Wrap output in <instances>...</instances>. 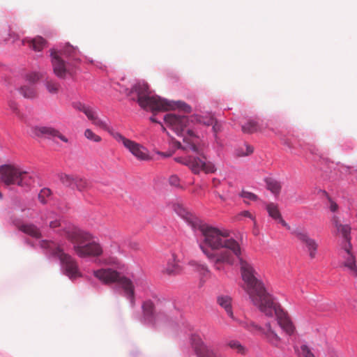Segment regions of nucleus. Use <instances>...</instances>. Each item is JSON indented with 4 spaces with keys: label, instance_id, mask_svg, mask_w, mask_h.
I'll list each match as a JSON object with an SVG mask.
<instances>
[{
    "label": "nucleus",
    "instance_id": "22",
    "mask_svg": "<svg viewBox=\"0 0 357 357\" xmlns=\"http://www.w3.org/2000/svg\"><path fill=\"white\" fill-rule=\"evenodd\" d=\"M23 44H27L34 51H41L46 45V40L41 36H36L33 38H26L22 40Z\"/></svg>",
    "mask_w": 357,
    "mask_h": 357
},
{
    "label": "nucleus",
    "instance_id": "51",
    "mask_svg": "<svg viewBox=\"0 0 357 357\" xmlns=\"http://www.w3.org/2000/svg\"><path fill=\"white\" fill-rule=\"evenodd\" d=\"M202 269L205 270V271H208V267L206 265H202Z\"/></svg>",
    "mask_w": 357,
    "mask_h": 357
},
{
    "label": "nucleus",
    "instance_id": "19",
    "mask_svg": "<svg viewBox=\"0 0 357 357\" xmlns=\"http://www.w3.org/2000/svg\"><path fill=\"white\" fill-rule=\"evenodd\" d=\"M182 268L179 264V261L177 259L175 255H172L166 266L163 268L162 272L169 276L178 275L181 273Z\"/></svg>",
    "mask_w": 357,
    "mask_h": 357
},
{
    "label": "nucleus",
    "instance_id": "17",
    "mask_svg": "<svg viewBox=\"0 0 357 357\" xmlns=\"http://www.w3.org/2000/svg\"><path fill=\"white\" fill-rule=\"evenodd\" d=\"M36 134L38 136H45L49 138L57 137L65 143L68 142V138L61 134L59 130L50 126H40L36 128Z\"/></svg>",
    "mask_w": 357,
    "mask_h": 357
},
{
    "label": "nucleus",
    "instance_id": "42",
    "mask_svg": "<svg viewBox=\"0 0 357 357\" xmlns=\"http://www.w3.org/2000/svg\"><path fill=\"white\" fill-rule=\"evenodd\" d=\"M73 107L75 109L83 112L84 114L88 111V109L91 107L90 106L86 105L82 102H76L73 105Z\"/></svg>",
    "mask_w": 357,
    "mask_h": 357
},
{
    "label": "nucleus",
    "instance_id": "27",
    "mask_svg": "<svg viewBox=\"0 0 357 357\" xmlns=\"http://www.w3.org/2000/svg\"><path fill=\"white\" fill-rule=\"evenodd\" d=\"M59 178L61 183L66 187L74 189V183L76 178V175L67 174L61 173L59 174Z\"/></svg>",
    "mask_w": 357,
    "mask_h": 357
},
{
    "label": "nucleus",
    "instance_id": "32",
    "mask_svg": "<svg viewBox=\"0 0 357 357\" xmlns=\"http://www.w3.org/2000/svg\"><path fill=\"white\" fill-rule=\"evenodd\" d=\"M143 312L146 317L150 318L153 314L154 305L152 301H147L143 303Z\"/></svg>",
    "mask_w": 357,
    "mask_h": 357
},
{
    "label": "nucleus",
    "instance_id": "6",
    "mask_svg": "<svg viewBox=\"0 0 357 357\" xmlns=\"http://www.w3.org/2000/svg\"><path fill=\"white\" fill-rule=\"evenodd\" d=\"M94 276L105 284L116 283L122 289L124 296L133 305L135 303V285L131 279L110 268L93 271Z\"/></svg>",
    "mask_w": 357,
    "mask_h": 357
},
{
    "label": "nucleus",
    "instance_id": "23",
    "mask_svg": "<svg viewBox=\"0 0 357 357\" xmlns=\"http://www.w3.org/2000/svg\"><path fill=\"white\" fill-rule=\"evenodd\" d=\"M268 215L275 220H278L284 227H288L287 222L282 219L278 206L274 203H270L266 206Z\"/></svg>",
    "mask_w": 357,
    "mask_h": 357
},
{
    "label": "nucleus",
    "instance_id": "39",
    "mask_svg": "<svg viewBox=\"0 0 357 357\" xmlns=\"http://www.w3.org/2000/svg\"><path fill=\"white\" fill-rule=\"evenodd\" d=\"M42 77H43V75L40 73L34 72V73L28 74L26 75V79L29 82L34 84V83L37 82Z\"/></svg>",
    "mask_w": 357,
    "mask_h": 357
},
{
    "label": "nucleus",
    "instance_id": "25",
    "mask_svg": "<svg viewBox=\"0 0 357 357\" xmlns=\"http://www.w3.org/2000/svg\"><path fill=\"white\" fill-rule=\"evenodd\" d=\"M19 229L26 234L36 238L41 237L40 229L33 224H24L19 227Z\"/></svg>",
    "mask_w": 357,
    "mask_h": 357
},
{
    "label": "nucleus",
    "instance_id": "20",
    "mask_svg": "<svg viewBox=\"0 0 357 357\" xmlns=\"http://www.w3.org/2000/svg\"><path fill=\"white\" fill-rule=\"evenodd\" d=\"M332 222L336 229L337 233L341 234L344 239V242L343 243L342 245L347 243H351V227L348 225H342L341 223H340L338 218L335 215L333 217Z\"/></svg>",
    "mask_w": 357,
    "mask_h": 357
},
{
    "label": "nucleus",
    "instance_id": "46",
    "mask_svg": "<svg viewBox=\"0 0 357 357\" xmlns=\"http://www.w3.org/2000/svg\"><path fill=\"white\" fill-rule=\"evenodd\" d=\"M337 204L335 202H331L330 205V209L333 212H335L337 210Z\"/></svg>",
    "mask_w": 357,
    "mask_h": 357
},
{
    "label": "nucleus",
    "instance_id": "34",
    "mask_svg": "<svg viewBox=\"0 0 357 357\" xmlns=\"http://www.w3.org/2000/svg\"><path fill=\"white\" fill-rule=\"evenodd\" d=\"M253 151L252 146L245 144L243 147H240L236 150V155L238 157H244L252 153Z\"/></svg>",
    "mask_w": 357,
    "mask_h": 357
},
{
    "label": "nucleus",
    "instance_id": "40",
    "mask_svg": "<svg viewBox=\"0 0 357 357\" xmlns=\"http://www.w3.org/2000/svg\"><path fill=\"white\" fill-rule=\"evenodd\" d=\"M180 182L181 180L177 175L174 174L169 178V183L173 187L182 188Z\"/></svg>",
    "mask_w": 357,
    "mask_h": 357
},
{
    "label": "nucleus",
    "instance_id": "44",
    "mask_svg": "<svg viewBox=\"0 0 357 357\" xmlns=\"http://www.w3.org/2000/svg\"><path fill=\"white\" fill-rule=\"evenodd\" d=\"M61 225L60 221L57 219L54 220H51L49 223V226L50 228H56Z\"/></svg>",
    "mask_w": 357,
    "mask_h": 357
},
{
    "label": "nucleus",
    "instance_id": "49",
    "mask_svg": "<svg viewBox=\"0 0 357 357\" xmlns=\"http://www.w3.org/2000/svg\"><path fill=\"white\" fill-rule=\"evenodd\" d=\"M158 154H160L164 157H169L170 156V154H166V153H162V152H158Z\"/></svg>",
    "mask_w": 357,
    "mask_h": 357
},
{
    "label": "nucleus",
    "instance_id": "21",
    "mask_svg": "<svg viewBox=\"0 0 357 357\" xmlns=\"http://www.w3.org/2000/svg\"><path fill=\"white\" fill-rule=\"evenodd\" d=\"M217 303L225 310L231 319L235 321H238V320L234 316L231 307V298L230 296L224 295L219 296L217 298Z\"/></svg>",
    "mask_w": 357,
    "mask_h": 357
},
{
    "label": "nucleus",
    "instance_id": "18",
    "mask_svg": "<svg viewBox=\"0 0 357 357\" xmlns=\"http://www.w3.org/2000/svg\"><path fill=\"white\" fill-rule=\"evenodd\" d=\"M296 236L301 243L305 245L310 258H314L318 248V245L315 240L311 238L307 234L304 232H296Z\"/></svg>",
    "mask_w": 357,
    "mask_h": 357
},
{
    "label": "nucleus",
    "instance_id": "24",
    "mask_svg": "<svg viewBox=\"0 0 357 357\" xmlns=\"http://www.w3.org/2000/svg\"><path fill=\"white\" fill-rule=\"evenodd\" d=\"M59 55H63L70 59L79 61V51L77 47L66 43Z\"/></svg>",
    "mask_w": 357,
    "mask_h": 357
},
{
    "label": "nucleus",
    "instance_id": "26",
    "mask_svg": "<svg viewBox=\"0 0 357 357\" xmlns=\"http://www.w3.org/2000/svg\"><path fill=\"white\" fill-rule=\"evenodd\" d=\"M20 93L25 98H35L38 96L37 90L33 86H23L20 89Z\"/></svg>",
    "mask_w": 357,
    "mask_h": 357
},
{
    "label": "nucleus",
    "instance_id": "29",
    "mask_svg": "<svg viewBox=\"0 0 357 357\" xmlns=\"http://www.w3.org/2000/svg\"><path fill=\"white\" fill-rule=\"evenodd\" d=\"M267 189L275 195H278L280 192L282 185L281 183L272 178L266 179Z\"/></svg>",
    "mask_w": 357,
    "mask_h": 357
},
{
    "label": "nucleus",
    "instance_id": "4",
    "mask_svg": "<svg viewBox=\"0 0 357 357\" xmlns=\"http://www.w3.org/2000/svg\"><path fill=\"white\" fill-rule=\"evenodd\" d=\"M236 257L239 261L241 277L244 282L243 289L252 304L259 308L272 299L273 296L267 292L262 282L257 278V273L252 265L243 259L241 255Z\"/></svg>",
    "mask_w": 357,
    "mask_h": 357
},
{
    "label": "nucleus",
    "instance_id": "41",
    "mask_svg": "<svg viewBox=\"0 0 357 357\" xmlns=\"http://www.w3.org/2000/svg\"><path fill=\"white\" fill-rule=\"evenodd\" d=\"M301 357H314V354L306 345H302L300 351Z\"/></svg>",
    "mask_w": 357,
    "mask_h": 357
},
{
    "label": "nucleus",
    "instance_id": "5",
    "mask_svg": "<svg viewBox=\"0 0 357 357\" xmlns=\"http://www.w3.org/2000/svg\"><path fill=\"white\" fill-rule=\"evenodd\" d=\"M63 235L73 243V250L79 257H99L102 254L100 244L87 231L68 227L63 230Z\"/></svg>",
    "mask_w": 357,
    "mask_h": 357
},
{
    "label": "nucleus",
    "instance_id": "48",
    "mask_svg": "<svg viewBox=\"0 0 357 357\" xmlns=\"http://www.w3.org/2000/svg\"><path fill=\"white\" fill-rule=\"evenodd\" d=\"M135 283L137 286L139 285H146L147 284V282L143 280H137L135 281Z\"/></svg>",
    "mask_w": 357,
    "mask_h": 357
},
{
    "label": "nucleus",
    "instance_id": "8",
    "mask_svg": "<svg viewBox=\"0 0 357 357\" xmlns=\"http://www.w3.org/2000/svg\"><path fill=\"white\" fill-rule=\"evenodd\" d=\"M40 246L49 250L51 255L60 260L66 275L70 278L74 279L81 276L76 261L70 255L65 253L57 243L53 241H43L40 242Z\"/></svg>",
    "mask_w": 357,
    "mask_h": 357
},
{
    "label": "nucleus",
    "instance_id": "36",
    "mask_svg": "<svg viewBox=\"0 0 357 357\" xmlns=\"http://www.w3.org/2000/svg\"><path fill=\"white\" fill-rule=\"evenodd\" d=\"M84 136L88 139L94 142H100L102 140V138L99 135H96L89 128L84 131Z\"/></svg>",
    "mask_w": 357,
    "mask_h": 357
},
{
    "label": "nucleus",
    "instance_id": "9",
    "mask_svg": "<svg viewBox=\"0 0 357 357\" xmlns=\"http://www.w3.org/2000/svg\"><path fill=\"white\" fill-rule=\"evenodd\" d=\"M259 310L267 317L275 314L279 326L288 334L294 333L295 328L288 314L283 310L279 303L273 298L268 302L261 306Z\"/></svg>",
    "mask_w": 357,
    "mask_h": 357
},
{
    "label": "nucleus",
    "instance_id": "43",
    "mask_svg": "<svg viewBox=\"0 0 357 357\" xmlns=\"http://www.w3.org/2000/svg\"><path fill=\"white\" fill-rule=\"evenodd\" d=\"M8 105H9L10 109L13 112H15L17 115L20 116V112H19V110L17 108V105L15 102L10 100V101H9Z\"/></svg>",
    "mask_w": 357,
    "mask_h": 357
},
{
    "label": "nucleus",
    "instance_id": "50",
    "mask_svg": "<svg viewBox=\"0 0 357 357\" xmlns=\"http://www.w3.org/2000/svg\"><path fill=\"white\" fill-rule=\"evenodd\" d=\"M150 120H151L152 122L158 123L157 120H156L154 117H151V118H150Z\"/></svg>",
    "mask_w": 357,
    "mask_h": 357
},
{
    "label": "nucleus",
    "instance_id": "14",
    "mask_svg": "<svg viewBox=\"0 0 357 357\" xmlns=\"http://www.w3.org/2000/svg\"><path fill=\"white\" fill-rule=\"evenodd\" d=\"M85 115L94 126L108 132L112 137L113 133L116 132L108 125L106 121L98 116L97 112L93 108L90 107L85 113Z\"/></svg>",
    "mask_w": 357,
    "mask_h": 357
},
{
    "label": "nucleus",
    "instance_id": "2",
    "mask_svg": "<svg viewBox=\"0 0 357 357\" xmlns=\"http://www.w3.org/2000/svg\"><path fill=\"white\" fill-rule=\"evenodd\" d=\"M178 149L186 153L192 151L197 155H185L174 158L175 162L187 166L195 174H199L201 171L206 174H212L216 171L215 165L207 161L203 153L202 148L199 146V137L192 130H188L187 135L183 137V144L179 142H176Z\"/></svg>",
    "mask_w": 357,
    "mask_h": 357
},
{
    "label": "nucleus",
    "instance_id": "30",
    "mask_svg": "<svg viewBox=\"0 0 357 357\" xmlns=\"http://www.w3.org/2000/svg\"><path fill=\"white\" fill-rule=\"evenodd\" d=\"M45 86L47 91L52 94H56L61 87L59 83L49 77H47L45 80Z\"/></svg>",
    "mask_w": 357,
    "mask_h": 357
},
{
    "label": "nucleus",
    "instance_id": "1",
    "mask_svg": "<svg viewBox=\"0 0 357 357\" xmlns=\"http://www.w3.org/2000/svg\"><path fill=\"white\" fill-rule=\"evenodd\" d=\"M197 230L204 236L200 248L216 271H223L225 264L233 265L235 257L242 254L240 244L230 236L228 231L220 230L204 222Z\"/></svg>",
    "mask_w": 357,
    "mask_h": 357
},
{
    "label": "nucleus",
    "instance_id": "3",
    "mask_svg": "<svg viewBox=\"0 0 357 357\" xmlns=\"http://www.w3.org/2000/svg\"><path fill=\"white\" fill-rule=\"evenodd\" d=\"M135 92L137 96V102L144 109H149L152 112H164L178 109L186 113L191 112V107L182 101H171L162 98L158 96H151L149 86L145 82H139L134 85L128 94Z\"/></svg>",
    "mask_w": 357,
    "mask_h": 357
},
{
    "label": "nucleus",
    "instance_id": "31",
    "mask_svg": "<svg viewBox=\"0 0 357 357\" xmlns=\"http://www.w3.org/2000/svg\"><path fill=\"white\" fill-rule=\"evenodd\" d=\"M242 130L245 133H252L255 132L261 131V128L258 122L252 120L242 126Z\"/></svg>",
    "mask_w": 357,
    "mask_h": 357
},
{
    "label": "nucleus",
    "instance_id": "47",
    "mask_svg": "<svg viewBox=\"0 0 357 357\" xmlns=\"http://www.w3.org/2000/svg\"><path fill=\"white\" fill-rule=\"evenodd\" d=\"M241 215L244 217L252 218L251 213L248 211H244L241 212Z\"/></svg>",
    "mask_w": 357,
    "mask_h": 357
},
{
    "label": "nucleus",
    "instance_id": "16",
    "mask_svg": "<svg viewBox=\"0 0 357 357\" xmlns=\"http://www.w3.org/2000/svg\"><path fill=\"white\" fill-rule=\"evenodd\" d=\"M343 249V257L344 258V261L343 263L344 266L347 268L350 271V273L354 276L357 277V266L356 265V259L355 257L351 252V244L347 243L342 245Z\"/></svg>",
    "mask_w": 357,
    "mask_h": 357
},
{
    "label": "nucleus",
    "instance_id": "45",
    "mask_svg": "<svg viewBox=\"0 0 357 357\" xmlns=\"http://www.w3.org/2000/svg\"><path fill=\"white\" fill-rule=\"evenodd\" d=\"M54 213L52 212H48L45 215L42 216V219L43 221H47L49 218H52Z\"/></svg>",
    "mask_w": 357,
    "mask_h": 357
},
{
    "label": "nucleus",
    "instance_id": "54",
    "mask_svg": "<svg viewBox=\"0 0 357 357\" xmlns=\"http://www.w3.org/2000/svg\"><path fill=\"white\" fill-rule=\"evenodd\" d=\"M240 324H242L243 326H245L242 322H239Z\"/></svg>",
    "mask_w": 357,
    "mask_h": 357
},
{
    "label": "nucleus",
    "instance_id": "28",
    "mask_svg": "<svg viewBox=\"0 0 357 357\" xmlns=\"http://www.w3.org/2000/svg\"><path fill=\"white\" fill-rule=\"evenodd\" d=\"M90 188L91 183L86 179L79 176H76L74 183V189H76L79 192H83Z\"/></svg>",
    "mask_w": 357,
    "mask_h": 357
},
{
    "label": "nucleus",
    "instance_id": "13",
    "mask_svg": "<svg viewBox=\"0 0 357 357\" xmlns=\"http://www.w3.org/2000/svg\"><path fill=\"white\" fill-rule=\"evenodd\" d=\"M250 326L254 329L259 331L262 333L264 338L271 345L279 347L281 342V339L278 335L273 330L271 324L267 323L265 325V328H262L260 326L255 324L254 323L250 324Z\"/></svg>",
    "mask_w": 357,
    "mask_h": 357
},
{
    "label": "nucleus",
    "instance_id": "10",
    "mask_svg": "<svg viewBox=\"0 0 357 357\" xmlns=\"http://www.w3.org/2000/svg\"><path fill=\"white\" fill-rule=\"evenodd\" d=\"M112 137L119 143H121L128 149L137 160L146 161L151 160L149 151L140 144L126 138L119 132L113 133Z\"/></svg>",
    "mask_w": 357,
    "mask_h": 357
},
{
    "label": "nucleus",
    "instance_id": "52",
    "mask_svg": "<svg viewBox=\"0 0 357 357\" xmlns=\"http://www.w3.org/2000/svg\"><path fill=\"white\" fill-rule=\"evenodd\" d=\"M285 144L287 145L289 147H291L290 143H289L288 142H286Z\"/></svg>",
    "mask_w": 357,
    "mask_h": 357
},
{
    "label": "nucleus",
    "instance_id": "11",
    "mask_svg": "<svg viewBox=\"0 0 357 357\" xmlns=\"http://www.w3.org/2000/svg\"><path fill=\"white\" fill-rule=\"evenodd\" d=\"M166 124L171 128L178 135H181L184 128L187 127L188 119L185 116H178L174 114H166L164 117Z\"/></svg>",
    "mask_w": 357,
    "mask_h": 357
},
{
    "label": "nucleus",
    "instance_id": "38",
    "mask_svg": "<svg viewBox=\"0 0 357 357\" xmlns=\"http://www.w3.org/2000/svg\"><path fill=\"white\" fill-rule=\"evenodd\" d=\"M197 121L206 126H213L215 119L212 116H199L197 119Z\"/></svg>",
    "mask_w": 357,
    "mask_h": 357
},
{
    "label": "nucleus",
    "instance_id": "7",
    "mask_svg": "<svg viewBox=\"0 0 357 357\" xmlns=\"http://www.w3.org/2000/svg\"><path fill=\"white\" fill-rule=\"evenodd\" d=\"M0 181L6 186L17 185L22 188H29L35 182L33 176L13 165L0 166Z\"/></svg>",
    "mask_w": 357,
    "mask_h": 357
},
{
    "label": "nucleus",
    "instance_id": "15",
    "mask_svg": "<svg viewBox=\"0 0 357 357\" xmlns=\"http://www.w3.org/2000/svg\"><path fill=\"white\" fill-rule=\"evenodd\" d=\"M174 208L175 212L183 219H184L195 230H197V227L202 222V221H201L194 214L189 212L185 207H183L181 204H178L174 205Z\"/></svg>",
    "mask_w": 357,
    "mask_h": 357
},
{
    "label": "nucleus",
    "instance_id": "12",
    "mask_svg": "<svg viewBox=\"0 0 357 357\" xmlns=\"http://www.w3.org/2000/svg\"><path fill=\"white\" fill-rule=\"evenodd\" d=\"M52 64L54 75L60 79H65L68 74H71L65 61L61 59L59 52L55 50H51Z\"/></svg>",
    "mask_w": 357,
    "mask_h": 357
},
{
    "label": "nucleus",
    "instance_id": "33",
    "mask_svg": "<svg viewBox=\"0 0 357 357\" xmlns=\"http://www.w3.org/2000/svg\"><path fill=\"white\" fill-rule=\"evenodd\" d=\"M227 345L238 354H244L245 353V348L237 340H230L228 342Z\"/></svg>",
    "mask_w": 357,
    "mask_h": 357
},
{
    "label": "nucleus",
    "instance_id": "35",
    "mask_svg": "<svg viewBox=\"0 0 357 357\" xmlns=\"http://www.w3.org/2000/svg\"><path fill=\"white\" fill-rule=\"evenodd\" d=\"M240 196L244 199V202L249 204V201L256 202L258 199V197L252 192L242 190Z\"/></svg>",
    "mask_w": 357,
    "mask_h": 357
},
{
    "label": "nucleus",
    "instance_id": "53",
    "mask_svg": "<svg viewBox=\"0 0 357 357\" xmlns=\"http://www.w3.org/2000/svg\"><path fill=\"white\" fill-rule=\"evenodd\" d=\"M218 197H219L221 199H223V197H222V195H218Z\"/></svg>",
    "mask_w": 357,
    "mask_h": 357
},
{
    "label": "nucleus",
    "instance_id": "37",
    "mask_svg": "<svg viewBox=\"0 0 357 357\" xmlns=\"http://www.w3.org/2000/svg\"><path fill=\"white\" fill-rule=\"evenodd\" d=\"M51 195V190L48 188H43L40 190L38 194V199L39 201L45 204L47 203L46 198Z\"/></svg>",
    "mask_w": 357,
    "mask_h": 357
}]
</instances>
